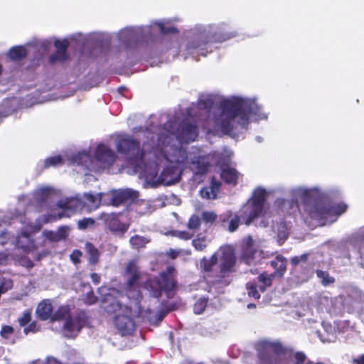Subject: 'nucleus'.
I'll list each match as a JSON object with an SVG mask.
<instances>
[{
	"label": "nucleus",
	"mask_w": 364,
	"mask_h": 364,
	"mask_svg": "<svg viewBox=\"0 0 364 364\" xmlns=\"http://www.w3.org/2000/svg\"><path fill=\"white\" fill-rule=\"evenodd\" d=\"M268 117L269 113L256 97L201 94L197 104L190 106L186 114L176 113L164 124V128L157 134L156 149L149 154L144 166L137 168L136 173L144 179V188L174 184L186 168L203 174L208 170L210 155L198 147L186 149L181 145L197 138L195 119L208 133H221L237 139L252 122L265 121Z\"/></svg>",
	"instance_id": "f257e3e1"
},
{
	"label": "nucleus",
	"mask_w": 364,
	"mask_h": 364,
	"mask_svg": "<svg viewBox=\"0 0 364 364\" xmlns=\"http://www.w3.org/2000/svg\"><path fill=\"white\" fill-rule=\"evenodd\" d=\"M125 276L127 280V297L133 300L129 306H122L120 301L112 299L111 293L105 296L103 306L107 313L116 314L114 318V325L122 336L129 335L134 331V316L146 317V311L140 304L141 293L139 283L141 279L135 260H132L127 264Z\"/></svg>",
	"instance_id": "f03ea898"
},
{
	"label": "nucleus",
	"mask_w": 364,
	"mask_h": 364,
	"mask_svg": "<svg viewBox=\"0 0 364 364\" xmlns=\"http://www.w3.org/2000/svg\"><path fill=\"white\" fill-rule=\"evenodd\" d=\"M293 200H300L310 217L321 225L333 223L347 209L345 203L332 204L326 200V193L318 186H297L290 191Z\"/></svg>",
	"instance_id": "7ed1b4c3"
},
{
	"label": "nucleus",
	"mask_w": 364,
	"mask_h": 364,
	"mask_svg": "<svg viewBox=\"0 0 364 364\" xmlns=\"http://www.w3.org/2000/svg\"><path fill=\"white\" fill-rule=\"evenodd\" d=\"M236 256L230 245L220 247L210 258L203 257L200 268L205 274L207 291L220 293L230 283V276L235 271Z\"/></svg>",
	"instance_id": "20e7f679"
},
{
	"label": "nucleus",
	"mask_w": 364,
	"mask_h": 364,
	"mask_svg": "<svg viewBox=\"0 0 364 364\" xmlns=\"http://www.w3.org/2000/svg\"><path fill=\"white\" fill-rule=\"evenodd\" d=\"M56 193L55 191L49 186H42L36 189L32 194L30 207L24 213L13 220V224H21V233L16 235V245L19 248L27 251L32 245L31 235L38 231L43 224L55 220L53 215H41L33 221L30 208L33 207L37 211H42L47 207L46 201Z\"/></svg>",
	"instance_id": "39448f33"
},
{
	"label": "nucleus",
	"mask_w": 364,
	"mask_h": 364,
	"mask_svg": "<svg viewBox=\"0 0 364 364\" xmlns=\"http://www.w3.org/2000/svg\"><path fill=\"white\" fill-rule=\"evenodd\" d=\"M193 37L187 40L180 48V52L187 58L192 55L206 56L213 52L216 43H222L233 38L235 34L228 31V26L225 23L218 24H198L191 30Z\"/></svg>",
	"instance_id": "423d86ee"
},
{
	"label": "nucleus",
	"mask_w": 364,
	"mask_h": 364,
	"mask_svg": "<svg viewBox=\"0 0 364 364\" xmlns=\"http://www.w3.org/2000/svg\"><path fill=\"white\" fill-rule=\"evenodd\" d=\"M178 18L163 19L152 22L149 26L126 27L116 33L119 41V50L126 55L136 51L144 43H148L153 38L154 26H157L162 34L173 33L177 29L171 24Z\"/></svg>",
	"instance_id": "0eeeda50"
},
{
	"label": "nucleus",
	"mask_w": 364,
	"mask_h": 364,
	"mask_svg": "<svg viewBox=\"0 0 364 364\" xmlns=\"http://www.w3.org/2000/svg\"><path fill=\"white\" fill-rule=\"evenodd\" d=\"M162 127L149 128L144 132V136L146 141L143 143L142 150L141 151L138 143L130 136L127 134L118 135L115 140L116 148L119 153L123 154L126 158L131 161V164L137 168L143 167L149 159V154L152 153L156 147L157 134Z\"/></svg>",
	"instance_id": "6e6552de"
},
{
	"label": "nucleus",
	"mask_w": 364,
	"mask_h": 364,
	"mask_svg": "<svg viewBox=\"0 0 364 364\" xmlns=\"http://www.w3.org/2000/svg\"><path fill=\"white\" fill-rule=\"evenodd\" d=\"M259 359L265 364H305L307 357L302 351H294L279 342L262 341L257 345Z\"/></svg>",
	"instance_id": "1a4fd4ad"
},
{
	"label": "nucleus",
	"mask_w": 364,
	"mask_h": 364,
	"mask_svg": "<svg viewBox=\"0 0 364 364\" xmlns=\"http://www.w3.org/2000/svg\"><path fill=\"white\" fill-rule=\"evenodd\" d=\"M117 156L114 151L104 144H99L95 151L92 159L89 151H82L70 158V164L80 166L86 170L98 171L109 167L115 161Z\"/></svg>",
	"instance_id": "9d476101"
},
{
	"label": "nucleus",
	"mask_w": 364,
	"mask_h": 364,
	"mask_svg": "<svg viewBox=\"0 0 364 364\" xmlns=\"http://www.w3.org/2000/svg\"><path fill=\"white\" fill-rule=\"evenodd\" d=\"M267 196V191L262 187H257L253 191L252 198L242 207L240 217L247 225L258 219L261 220L256 225L261 227L268 225L270 215L265 205Z\"/></svg>",
	"instance_id": "9b49d317"
},
{
	"label": "nucleus",
	"mask_w": 364,
	"mask_h": 364,
	"mask_svg": "<svg viewBox=\"0 0 364 364\" xmlns=\"http://www.w3.org/2000/svg\"><path fill=\"white\" fill-rule=\"evenodd\" d=\"M54 318L60 321L63 333L67 338L77 336L87 323L83 314H71L68 305L60 306L55 311Z\"/></svg>",
	"instance_id": "f8f14e48"
},
{
	"label": "nucleus",
	"mask_w": 364,
	"mask_h": 364,
	"mask_svg": "<svg viewBox=\"0 0 364 364\" xmlns=\"http://www.w3.org/2000/svg\"><path fill=\"white\" fill-rule=\"evenodd\" d=\"M174 271L173 267H168L165 272L161 273L159 277L149 279L143 288L155 298L159 297L162 291L166 293L167 297H173L176 288Z\"/></svg>",
	"instance_id": "ddd939ff"
},
{
	"label": "nucleus",
	"mask_w": 364,
	"mask_h": 364,
	"mask_svg": "<svg viewBox=\"0 0 364 364\" xmlns=\"http://www.w3.org/2000/svg\"><path fill=\"white\" fill-rule=\"evenodd\" d=\"M259 242L254 240L250 236L246 237L242 244L241 259L247 264H255L261 261L262 258L269 257L268 252L259 250Z\"/></svg>",
	"instance_id": "4468645a"
},
{
	"label": "nucleus",
	"mask_w": 364,
	"mask_h": 364,
	"mask_svg": "<svg viewBox=\"0 0 364 364\" xmlns=\"http://www.w3.org/2000/svg\"><path fill=\"white\" fill-rule=\"evenodd\" d=\"M344 295H340L335 298L328 297L325 294H321L318 297V302L323 306L330 314H340L344 311L343 306H346Z\"/></svg>",
	"instance_id": "2eb2a0df"
},
{
	"label": "nucleus",
	"mask_w": 364,
	"mask_h": 364,
	"mask_svg": "<svg viewBox=\"0 0 364 364\" xmlns=\"http://www.w3.org/2000/svg\"><path fill=\"white\" fill-rule=\"evenodd\" d=\"M57 205L62 210L63 213H59L58 217L53 215V218H55V220L64 216H69L71 211L80 210L84 208L82 198L79 196L63 198L58 203Z\"/></svg>",
	"instance_id": "dca6fc26"
},
{
	"label": "nucleus",
	"mask_w": 364,
	"mask_h": 364,
	"mask_svg": "<svg viewBox=\"0 0 364 364\" xmlns=\"http://www.w3.org/2000/svg\"><path fill=\"white\" fill-rule=\"evenodd\" d=\"M107 195L110 198L111 204L114 206L124 203L133 202L139 197V193L132 188L114 190Z\"/></svg>",
	"instance_id": "f3484780"
},
{
	"label": "nucleus",
	"mask_w": 364,
	"mask_h": 364,
	"mask_svg": "<svg viewBox=\"0 0 364 364\" xmlns=\"http://www.w3.org/2000/svg\"><path fill=\"white\" fill-rule=\"evenodd\" d=\"M274 274H262L258 277V281L262 284L258 287L254 283L250 282L247 284V294L249 296L257 299L260 297V294L257 291L259 288L261 291H264L266 287L271 286Z\"/></svg>",
	"instance_id": "a211bd4d"
},
{
	"label": "nucleus",
	"mask_w": 364,
	"mask_h": 364,
	"mask_svg": "<svg viewBox=\"0 0 364 364\" xmlns=\"http://www.w3.org/2000/svg\"><path fill=\"white\" fill-rule=\"evenodd\" d=\"M101 218L104 220L109 230L114 234L123 235L129 228V225L121 223L114 213H103Z\"/></svg>",
	"instance_id": "6ab92c4d"
},
{
	"label": "nucleus",
	"mask_w": 364,
	"mask_h": 364,
	"mask_svg": "<svg viewBox=\"0 0 364 364\" xmlns=\"http://www.w3.org/2000/svg\"><path fill=\"white\" fill-rule=\"evenodd\" d=\"M105 196H107V193H100L95 195L90 193H84L82 198L84 208L89 211L97 209Z\"/></svg>",
	"instance_id": "aec40b11"
},
{
	"label": "nucleus",
	"mask_w": 364,
	"mask_h": 364,
	"mask_svg": "<svg viewBox=\"0 0 364 364\" xmlns=\"http://www.w3.org/2000/svg\"><path fill=\"white\" fill-rule=\"evenodd\" d=\"M68 44L69 43L67 40L55 41V47L56 48V52L50 55L49 58L50 63H55L56 62H63L65 60L68 58L66 50Z\"/></svg>",
	"instance_id": "412c9836"
},
{
	"label": "nucleus",
	"mask_w": 364,
	"mask_h": 364,
	"mask_svg": "<svg viewBox=\"0 0 364 364\" xmlns=\"http://www.w3.org/2000/svg\"><path fill=\"white\" fill-rule=\"evenodd\" d=\"M36 314L41 320L46 321L50 319V321H58L54 318L55 312L53 313V306L49 300H44L41 301L36 309Z\"/></svg>",
	"instance_id": "4be33fe9"
},
{
	"label": "nucleus",
	"mask_w": 364,
	"mask_h": 364,
	"mask_svg": "<svg viewBox=\"0 0 364 364\" xmlns=\"http://www.w3.org/2000/svg\"><path fill=\"white\" fill-rule=\"evenodd\" d=\"M70 232V228L68 226H61L56 231L44 230L43 235L50 242H58L65 240Z\"/></svg>",
	"instance_id": "5701e85b"
},
{
	"label": "nucleus",
	"mask_w": 364,
	"mask_h": 364,
	"mask_svg": "<svg viewBox=\"0 0 364 364\" xmlns=\"http://www.w3.org/2000/svg\"><path fill=\"white\" fill-rule=\"evenodd\" d=\"M322 327L324 332L322 333L320 331H318L317 332L318 336L320 338L321 341L323 343H331L335 341L336 335L334 328L331 326V324L326 322L322 323Z\"/></svg>",
	"instance_id": "b1692460"
},
{
	"label": "nucleus",
	"mask_w": 364,
	"mask_h": 364,
	"mask_svg": "<svg viewBox=\"0 0 364 364\" xmlns=\"http://www.w3.org/2000/svg\"><path fill=\"white\" fill-rule=\"evenodd\" d=\"M31 46V43H28L26 46H14L9 50L8 55L13 60H21L26 56L28 53L27 48Z\"/></svg>",
	"instance_id": "393cba45"
},
{
	"label": "nucleus",
	"mask_w": 364,
	"mask_h": 364,
	"mask_svg": "<svg viewBox=\"0 0 364 364\" xmlns=\"http://www.w3.org/2000/svg\"><path fill=\"white\" fill-rule=\"evenodd\" d=\"M287 259L283 256L278 255L275 259L271 262V266L275 269L274 274L279 277H282L286 271Z\"/></svg>",
	"instance_id": "a878e982"
},
{
	"label": "nucleus",
	"mask_w": 364,
	"mask_h": 364,
	"mask_svg": "<svg viewBox=\"0 0 364 364\" xmlns=\"http://www.w3.org/2000/svg\"><path fill=\"white\" fill-rule=\"evenodd\" d=\"M221 177L226 183L235 185L237 181L238 173L235 168L226 167L223 168Z\"/></svg>",
	"instance_id": "bb28decb"
},
{
	"label": "nucleus",
	"mask_w": 364,
	"mask_h": 364,
	"mask_svg": "<svg viewBox=\"0 0 364 364\" xmlns=\"http://www.w3.org/2000/svg\"><path fill=\"white\" fill-rule=\"evenodd\" d=\"M85 250L89 255V262L92 264H96L100 257L99 250L90 242L85 244Z\"/></svg>",
	"instance_id": "cd10ccee"
},
{
	"label": "nucleus",
	"mask_w": 364,
	"mask_h": 364,
	"mask_svg": "<svg viewBox=\"0 0 364 364\" xmlns=\"http://www.w3.org/2000/svg\"><path fill=\"white\" fill-rule=\"evenodd\" d=\"M210 242V240L205 236L199 235L198 237L192 241L193 247L197 250L202 251L203 250Z\"/></svg>",
	"instance_id": "c85d7f7f"
},
{
	"label": "nucleus",
	"mask_w": 364,
	"mask_h": 364,
	"mask_svg": "<svg viewBox=\"0 0 364 364\" xmlns=\"http://www.w3.org/2000/svg\"><path fill=\"white\" fill-rule=\"evenodd\" d=\"M129 242L134 248L139 249L144 247L148 242H149V240L143 236L136 235L130 238Z\"/></svg>",
	"instance_id": "c756f323"
},
{
	"label": "nucleus",
	"mask_w": 364,
	"mask_h": 364,
	"mask_svg": "<svg viewBox=\"0 0 364 364\" xmlns=\"http://www.w3.org/2000/svg\"><path fill=\"white\" fill-rule=\"evenodd\" d=\"M316 275L321 279V284L324 286H328L335 282L334 278L331 277L327 272L318 270L316 272Z\"/></svg>",
	"instance_id": "7c9ffc66"
},
{
	"label": "nucleus",
	"mask_w": 364,
	"mask_h": 364,
	"mask_svg": "<svg viewBox=\"0 0 364 364\" xmlns=\"http://www.w3.org/2000/svg\"><path fill=\"white\" fill-rule=\"evenodd\" d=\"M63 159L60 156H53L46 158L43 161V168H47L51 166H57L62 164Z\"/></svg>",
	"instance_id": "2f4dec72"
},
{
	"label": "nucleus",
	"mask_w": 364,
	"mask_h": 364,
	"mask_svg": "<svg viewBox=\"0 0 364 364\" xmlns=\"http://www.w3.org/2000/svg\"><path fill=\"white\" fill-rule=\"evenodd\" d=\"M207 304H208L207 298H205V297L199 298L194 304V306H193L194 313L196 314H202L205 311V309L207 306Z\"/></svg>",
	"instance_id": "473e14b6"
},
{
	"label": "nucleus",
	"mask_w": 364,
	"mask_h": 364,
	"mask_svg": "<svg viewBox=\"0 0 364 364\" xmlns=\"http://www.w3.org/2000/svg\"><path fill=\"white\" fill-rule=\"evenodd\" d=\"M201 220L197 215H192L188 223V228L189 230L195 231L198 230L200 225Z\"/></svg>",
	"instance_id": "72a5a7b5"
},
{
	"label": "nucleus",
	"mask_w": 364,
	"mask_h": 364,
	"mask_svg": "<svg viewBox=\"0 0 364 364\" xmlns=\"http://www.w3.org/2000/svg\"><path fill=\"white\" fill-rule=\"evenodd\" d=\"M229 218H230V221L228 222L229 223L228 230L230 232H234L238 228L239 221H240V219L241 218V217H240V215L239 216L236 214L233 215V214L230 213Z\"/></svg>",
	"instance_id": "f704fd0d"
},
{
	"label": "nucleus",
	"mask_w": 364,
	"mask_h": 364,
	"mask_svg": "<svg viewBox=\"0 0 364 364\" xmlns=\"http://www.w3.org/2000/svg\"><path fill=\"white\" fill-rule=\"evenodd\" d=\"M345 299L346 300L344 301V304L346 306H343L344 311L349 313L353 311L356 308L357 301L353 299L350 295L345 296Z\"/></svg>",
	"instance_id": "c9c22d12"
},
{
	"label": "nucleus",
	"mask_w": 364,
	"mask_h": 364,
	"mask_svg": "<svg viewBox=\"0 0 364 364\" xmlns=\"http://www.w3.org/2000/svg\"><path fill=\"white\" fill-rule=\"evenodd\" d=\"M289 235L287 228L285 225H282L278 229V242L279 245H282L284 242L287 239Z\"/></svg>",
	"instance_id": "e433bc0d"
},
{
	"label": "nucleus",
	"mask_w": 364,
	"mask_h": 364,
	"mask_svg": "<svg viewBox=\"0 0 364 364\" xmlns=\"http://www.w3.org/2000/svg\"><path fill=\"white\" fill-rule=\"evenodd\" d=\"M200 196L205 199H214L216 198L217 193L215 192L211 188L205 187L200 190Z\"/></svg>",
	"instance_id": "4c0bfd02"
},
{
	"label": "nucleus",
	"mask_w": 364,
	"mask_h": 364,
	"mask_svg": "<svg viewBox=\"0 0 364 364\" xmlns=\"http://www.w3.org/2000/svg\"><path fill=\"white\" fill-rule=\"evenodd\" d=\"M136 211L141 214H146L151 213L152 211V208L150 206V205L148 203V202L143 201L138 204V207L136 209Z\"/></svg>",
	"instance_id": "58836bf2"
},
{
	"label": "nucleus",
	"mask_w": 364,
	"mask_h": 364,
	"mask_svg": "<svg viewBox=\"0 0 364 364\" xmlns=\"http://www.w3.org/2000/svg\"><path fill=\"white\" fill-rule=\"evenodd\" d=\"M171 235L177 237L182 240H189L192 237L193 233H190L188 231H179L176 230L171 232Z\"/></svg>",
	"instance_id": "ea45409f"
},
{
	"label": "nucleus",
	"mask_w": 364,
	"mask_h": 364,
	"mask_svg": "<svg viewBox=\"0 0 364 364\" xmlns=\"http://www.w3.org/2000/svg\"><path fill=\"white\" fill-rule=\"evenodd\" d=\"M95 221L92 218H84L78 221L77 226L79 229L85 230L88 227L93 225Z\"/></svg>",
	"instance_id": "a19ab883"
},
{
	"label": "nucleus",
	"mask_w": 364,
	"mask_h": 364,
	"mask_svg": "<svg viewBox=\"0 0 364 364\" xmlns=\"http://www.w3.org/2000/svg\"><path fill=\"white\" fill-rule=\"evenodd\" d=\"M10 238V233H9L4 227L0 225V245L3 246L6 244Z\"/></svg>",
	"instance_id": "79ce46f5"
},
{
	"label": "nucleus",
	"mask_w": 364,
	"mask_h": 364,
	"mask_svg": "<svg viewBox=\"0 0 364 364\" xmlns=\"http://www.w3.org/2000/svg\"><path fill=\"white\" fill-rule=\"evenodd\" d=\"M14 333V329L10 326H4L1 331V336L5 339H10Z\"/></svg>",
	"instance_id": "37998d69"
},
{
	"label": "nucleus",
	"mask_w": 364,
	"mask_h": 364,
	"mask_svg": "<svg viewBox=\"0 0 364 364\" xmlns=\"http://www.w3.org/2000/svg\"><path fill=\"white\" fill-rule=\"evenodd\" d=\"M203 219L206 223H213L216 219V215L213 212H203Z\"/></svg>",
	"instance_id": "c03bdc74"
},
{
	"label": "nucleus",
	"mask_w": 364,
	"mask_h": 364,
	"mask_svg": "<svg viewBox=\"0 0 364 364\" xmlns=\"http://www.w3.org/2000/svg\"><path fill=\"white\" fill-rule=\"evenodd\" d=\"M82 255V253L79 250H74L70 255V259L73 261L74 264H77L80 262V258Z\"/></svg>",
	"instance_id": "a18cd8bd"
},
{
	"label": "nucleus",
	"mask_w": 364,
	"mask_h": 364,
	"mask_svg": "<svg viewBox=\"0 0 364 364\" xmlns=\"http://www.w3.org/2000/svg\"><path fill=\"white\" fill-rule=\"evenodd\" d=\"M31 320V314L28 312L25 313L18 318V323L21 326H26Z\"/></svg>",
	"instance_id": "49530a36"
},
{
	"label": "nucleus",
	"mask_w": 364,
	"mask_h": 364,
	"mask_svg": "<svg viewBox=\"0 0 364 364\" xmlns=\"http://www.w3.org/2000/svg\"><path fill=\"white\" fill-rule=\"evenodd\" d=\"M96 301L97 298L94 296L92 291L88 292L85 298V302L87 304H92L95 303Z\"/></svg>",
	"instance_id": "de8ad7c7"
},
{
	"label": "nucleus",
	"mask_w": 364,
	"mask_h": 364,
	"mask_svg": "<svg viewBox=\"0 0 364 364\" xmlns=\"http://www.w3.org/2000/svg\"><path fill=\"white\" fill-rule=\"evenodd\" d=\"M210 187L211 188V189L215 191V193H218L219 188L220 187V182L218 181L215 178L213 177L212 178L211 184H210Z\"/></svg>",
	"instance_id": "09e8293b"
},
{
	"label": "nucleus",
	"mask_w": 364,
	"mask_h": 364,
	"mask_svg": "<svg viewBox=\"0 0 364 364\" xmlns=\"http://www.w3.org/2000/svg\"><path fill=\"white\" fill-rule=\"evenodd\" d=\"M306 257V255H303L300 257H294L291 259V262L293 265H297L301 261H305Z\"/></svg>",
	"instance_id": "8fccbe9b"
},
{
	"label": "nucleus",
	"mask_w": 364,
	"mask_h": 364,
	"mask_svg": "<svg viewBox=\"0 0 364 364\" xmlns=\"http://www.w3.org/2000/svg\"><path fill=\"white\" fill-rule=\"evenodd\" d=\"M9 259V255L6 252H0V265L6 264Z\"/></svg>",
	"instance_id": "3c124183"
},
{
	"label": "nucleus",
	"mask_w": 364,
	"mask_h": 364,
	"mask_svg": "<svg viewBox=\"0 0 364 364\" xmlns=\"http://www.w3.org/2000/svg\"><path fill=\"white\" fill-rule=\"evenodd\" d=\"M34 362H41L43 364H61L58 360H57L54 358H48L46 363L40 360H35Z\"/></svg>",
	"instance_id": "603ef678"
},
{
	"label": "nucleus",
	"mask_w": 364,
	"mask_h": 364,
	"mask_svg": "<svg viewBox=\"0 0 364 364\" xmlns=\"http://www.w3.org/2000/svg\"><path fill=\"white\" fill-rule=\"evenodd\" d=\"M90 277H91L92 281L93 282L94 284H99L100 280V277L97 274L92 273V274H91Z\"/></svg>",
	"instance_id": "864d4df0"
},
{
	"label": "nucleus",
	"mask_w": 364,
	"mask_h": 364,
	"mask_svg": "<svg viewBox=\"0 0 364 364\" xmlns=\"http://www.w3.org/2000/svg\"><path fill=\"white\" fill-rule=\"evenodd\" d=\"M85 182L89 183V182L96 181V178L92 175L87 174V173H85Z\"/></svg>",
	"instance_id": "5fc2aeb1"
},
{
	"label": "nucleus",
	"mask_w": 364,
	"mask_h": 364,
	"mask_svg": "<svg viewBox=\"0 0 364 364\" xmlns=\"http://www.w3.org/2000/svg\"><path fill=\"white\" fill-rule=\"evenodd\" d=\"M178 255V252L176 251V250H171L168 252V255L171 257L172 259H175L177 257Z\"/></svg>",
	"instance_id": "6e6d98bb"
},
{
	"label": "nucleus",
	"mask_w": 364,
	"mask_h": 364,
	"mask_svg": "<svg viewBox=\"0 0 364 364\" xmlns=\"http://www.w3.org/2000/svg\"><path fill=\"white\" fill-rule=\"evenodd\" d=\"M354 362L357 364H364V354L360 356L358 358L355 359Z\"/></svg>",
	"instance_id": "4d7b16f0"
},
{
	"label": "nucleus",
	"mask_w": 364,
	"mask_h": 364,
	"mask_svg": "<svg viewBox=\"0 0 364 364\" xmlns=\"http://www.w3.org/2000/svg\"><path fill=\"white\" fill-rule=\"evenodd\" d=\"M108 246H109V250H109L112 254H113V253H114V252H117V247L116 245H108Z\"/></svg>",
	"instance_id": "13d9d810"
},
{
	"label": "nucleus",
	"mask_w": 364,
	"mask_h": 364,
	"mask_svg": "<svg viewBox=\"0 0 364 364\" xmlns=\"http://www.w3.org/2000/svg\"><path fill=\"white\" fill-rule=\"evenodd\" d=\"M305 364H325L323 362L321 361H314L311 360H306Z\"/></svg>",
	"instance_id": "bf43d9fd"
},
{
	"label": "nucleus",
	"mask_w": 364,
	"mask_h": 364,
	"mask_svg": "<svg viewBox=\"0 0 364 364\" xmlns=\"http://www.w3.org/2000/svg\"><path fill=\"white\" fill-rule=\"evenodd\" d=\"M285 202L284 199L283 198H278L277 199V200L275 201V203L277 205H281L282 203H284Z\"/></svg>",
	"instance_id": "052dcab7"
},
{
	"label": "nucleus",
	"mask_w": 364,
	"mask_h": 364,
	"mask_svg": "<svg viewBox=\"0 0 364 364\" xmlns=\"http://www.w3.org/2000/svg\"><path fill=\"white\" fill-rule=\"evenodd\" d=\"M224 151L227 157H230V156L232 155V151L230 150L225 149Z\"/></svg>",
	"instance_id": "680f3d73"
},
{
	"label": "nucleus",
	"mask_w": 364,
	"mask_h": 364,
	"mask_svg": "<svg viewBox=\"0 0 364 364\" xmlns=\"http://www.w3.org/2000/svg\"><path fill=\"white\" fill-rule=\"evenodd\" d=\"M82 34L81 33H77V34H74L72 36L71 38L72 39H75L76 40L78 36H81Z\"/></svg>",
	"instance_id": "e2e57ef3"
},
{
	"label": "nucleus",
	"mask_w": 364,
	"mask_h": 364,
	"mask_svg": "<svg viewBox=\"0 0 364 364\" xmlns=\"http://www.w3.org/2000/svg\"><path fill=\"white\" fill-rule=\"evenodd\" d=\"M31 331V326L26 327V328H24V333H25L26 334H28V333L29 331Z\"/></svg>",
	"instance_id": "0e129e2a"
},
{
	"label": "nucleus",
	"mask_w": 364,
	"mask_h": 364,
	"mask_svg": "<svg viewBox=\"0 0 364 364\" xmlns=\"http://www.w3.org/2000/svg\"><path fill=\"white\" fill-rule=\"evenodd\" d=\"M354 293L355 294V295H358V296L360 295V294H361L360 291L358 289H354Z\"/></svg>",
	"instance_id": "69168bd1"
},
{
	"label": "nucleus",
	"mask_w": 364,
	"mask_h": 364,
	"mask_svg": "<svg viewBox=\"0 0 364 364\" xmlns=\"http://www.w3.org/2000/svg\"><path fill=\"white\" fill-rule=\"evenodd\" d=\"M255 306H255V304H249L247 305V308H248V309L255 308Z\"/></svg>",
	"instance_id": "338daca9"
},
{
	"label": "nucleus",
	"mask_w": 364,
	"mask_h": 364,
	"mask_svg": "<svg viewBox=\"0 0 364 364\" xmlns=\"http://www.w3.org/2000/svg\"><path fill=\"white\" fill-rule=\"evenodd\" d=\"M204 284H204V282H200L199 283V285H200V287H203L204 286Z\"/></svg>",
	"instance_id": "774afa93"
}]
</instances>
